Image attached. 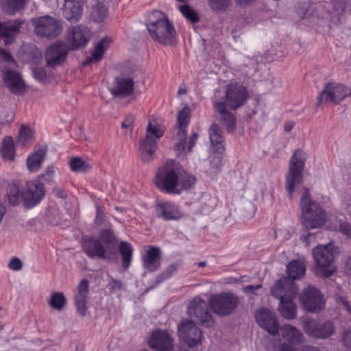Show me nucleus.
<instances>
[{"label":"nucleus","instance_id":"nucleus-23","mask_svg":"<svg viewBox=\"0 0 351 351\" xmlns=\"http://www.w3.org/2000/svg\"><path fill=\"white\" fill-rule=\"evenodd\" d=\"M24 21L20 19L0 21V38L4 39L5 45L11 44L20 32Z\"/></svg>","mask_w":351,"mask_h":351},{"label":"nucleus","instance_id":"nucleus-27","mask_svg":"<svg viewBox=\"0 0 351 351\" xmlns=\"http://www.w3.org/2000/svg\"><path fill=\"white\" fill-rule=\"evenodd\" d=\"M161 255L159 247L149 246L142 258L143 267L149 272L158 270L161 265Z\"/></svg>","mask_w":351,"mask_h":351},{"label":"nucleus","instance_id":"nucleus-8","mask_svg":"<svg viewBox=\"0 0 351 351\" xmlns=\"http://www.w3.org/2000/svg\"><path fill=\"white\" fill-rule=\"evenodd\" d=\"M32 25L36 35L49 40L58 37L62 31L61 21L48 15L33 19Z\"/></svg>","mask_w":351,"mask_h":351},{"label":"nucleus","instance_id":"nucleus-15","mask_svg":"<svg viewBox=\"0 0 351 351\" xmlns=\"http://www.w3.org/2000/svg\"><path fill=\"white\" fill-rule=\"evenodd\" d=\"M71 50L67 44L62 40H57L51 44L45 50V59L47 65L54 68L62 64Z\"/></svg>","mask_w":351,"mask_h":351},{"label":"nucleus","instance_id":"nucleus-12","mask_svg":"<svg viewBox=\"0 0 351 351\" xmlns=\"http://www.w3.org/2000/svg\"><path fill=\"white\" fill-rule=\"evenodd\" d=\"M187 314L204 326L210 327L214 324L207 302L200 297H195L190 301L188 305Z\"/></svg>","mask_w":351,"mask_h":351},{"label":"nucleus","instance_id":"nucleus-1","mask_svg":"<svg viewBox=\"0 0 351 351\" xmlns=\"http://www.w3.org/2000/svg\"><path fill=\"white\" fill-rule=\"evenodd\" d=\"M298 287L289 279L280 278L271 289V295L279 299L278 311L282 317L291 320L297 317V305L293 299L298 294Z\"/></svg>","mask_w":351,"mask_h":351},{"label":"nucleus","instance_id":"nucleus-49","mask_svg":"<svg viewBox=\"0 0 351 351\" xmlns=\"http://www.w3.org/2000/svg\"><path fill=\"white\" fill-rule=\"evenodd\" d=\"M178 269V265L176 263L171 264L164 269L158 276L156 278V283L158 285L161 283L165 279L169 278L171 275Z\"/></svg>","mask_w":351,"mask_h":351},{"label":"nucleus","instance_id":"nucleus-13","mask_svg":"<svg viewBox=\"0 0 351 351\" xmlns=\"http://www.w3.org/2000/svg\"><path fill=\"white\" fill-rule=\"evenodd\" d=\"M45 191L39 180L27 181L21 189L22 201L27 208H32L45 197Z\"/></svg>","mask_w":351,"mask_h":351},{"label":"nucleus","instance_id":"nucleus-52","mask_svg":"<svg viewBox=\"0 0 351 351\" xmlns=\"http://www.w3.org/2000/svg\"><path fill=\"white\" fill-rule=\"evenodd\" d=\"M135 117L132 114H128L125 117V119L121 123L122 129L129 130L130 133L133 130V125Z\"/></svg>","mask_w":351,"mask_h":351},{"label":"nucleus","instance_id":"nucleus-19","mask_svg":"<svg viewBox=\"0 0 351 351\" xmlns=\"http://www.w3.org/2000/svg\"><path fill=\"white\" fill-rule=\"evenodd\" d=\"M255 319L259 326L270 335L278 334L279 323L275 313L266 308H261L256 311Z\"/></svg>","mask_w":351,"mask_h":351},{"label":"nucleus","instance_id":"nucleus-60","mask_svg":"<svg viewBox=\"0 0 351 351\" xmlns=\"http://www.w3.org/2000/svg\"><path fill=\"white\" fill-rule=\"evenodd\" d=\"M197 137H198V134L195 132L191 134V136H190V138H189V145H188V147H187V152L189 153L193 147L194 146L197 139Z\"/></svg>","mask_w":351,"mask_h":351},{"label":"nucleus","instance_id":"nucleus-21","mask_svg":"<svg viewBox=\"0 0 351 351\" xmlns=\"http://www.w3.org/2000/svg\"><path fill=\"white\" fill-rule=\"evenodd\" d=\"M82 247L85 254L90 258L110 259L111 257L101 242L93 237L84 238Z\"/></svg>","mask_w":351,"mask_h":351},{"label":"nucleus","instance_id":"nucleus-4","mask_svg":"<svg viewBox=\"0 0 351 351\" xmlns=\"http://www.w3.org/2000/svg\"><path fill=\"white\" fill-rule=\"evenodd\" d=\"M164 135V129L154 119H150L146 128L145 138L140 142V158L143 162H149L154 158L158 141Z\"/></svg>","mask_w":351,"mask_h":351},{"label":"nucleus","instance_id":"nucleus-64","mask_svg":"<svg viewBox=\"0 0 351 351\" xmlns=\"http://www.w3.org/2000/svg\"><path fill=\"white\" fill-rule=\"evenodd\" d=\"M53 192L56 193V195L58 197H59L62 199H65L67 196L66 193L63 189H62L60 188H54Z\"/></svg>","mask_w":351,"mask_h":351},{"label":"nucleus","instance_id":"nucleus-59","mask_svg":"<svg viewBox=\"0 0 351 351\" xmlns=\"http://www.w3.org/2000/svg\"><path fill=\"white\" fill-rule=\"evenodd\" d=\"M262 288L261 285H247L243 288V291L246 293H254L256 290L260 289Z\"/></svg>","mask_w":351,"mask_h":351},{"label":"nucleus","instance_id":"nucleus-55","mask_svg":"<svg viewBox=\"0 0 351 351\" xmlns=\"http://www.w3.org/2000/svg\"><path fill=\"white\" fill-rule=\"evenodd\" d=\"M109 286L110 291L114 292L121 289L123 287V283L121 280L111 278L109 282Z\"/></svg>","mask_w":351,"mask_h":351},{"label":"nucleus","instance_id":"nucleus-25","mask_svg":"<svg viewBox=\"0 0 351 351\" xmlns=\"http://www.w3.org/2000/svg\"><path fill=\"white\" fill-rule=\"evenodd\" d=\"M334 245L328 243L326 245L317 246L313 250L314 259L320 268L330 266L334 259Z\"/></svg>","mask_w":351,"mask_h":351},{"label":"nucleus","instance_id":"nucleus-43","mask_svg":"<svg viewBox=\"0 0 351 351\" xmlns=\"http://www.w3.org/2000/svg\"><path fill=\"white\" fill-rule=\"evenodd\" d=\"M179 10L191 23H196L199 22V16L198 13L189 5H180Z\"/></svg>","mask_w":351,"mask_h":351},{"label":"nucleus","instance_id":"nucleus-62","mask_svg":"<svg viewBox=\"0 0 351 351\" xmlns=\"http://www.w3.org/2000/svg\"><path fill=\"white\" fill-rule=\"evenodd\" d=\"M339 302L343 305V306L348 313H351V306L346 298L339 297Z\"/></svg>","mask_w":351,"mask_h":351},{"label":"nucleus","instance_id":"nucleus-42","mask_svg":"<svg viewBox=\"0 0 351 351\" xmlns=\"http://www.w3.org/2000/svg\"><path fill=\"white\" fill-rule=\"evenodd\" d=\"M66 303V299L62 293L54 292L51 294L49 304L58 311H62Z\"/></svg>","mask_w":351,"mask_h":351},{"label":"nucleus","instance_id":"nucleus-29","mask_svg":"<svg viewBox=\"0 0 351 351\" xmlns=\"http://www.w3.org/2000/svg\"><path fill=\"white\" fill-rule=\"evenodd\" d=\"M88 281L86 279L82 280L77 285V293L75 298V304L77 312L81 316L86 313L87 296L89 291Z\"/></svg>","mask_w":351,"mask_h":351},{"label":"nucleus","instance_id":"nucleus-22","mask_svg":"<svg viewBox=\"0 0 351 351\" xmlns=\"http://www.w3.org/2000/svg\"><path fill=\"white\" fill-rule=\"evenodd\" d=\"M156 215L165 221L180 219L184 214L178 206L171 202H160L155 205Z\"/></svg>","mask_w":351,"mask_h":351},{"label":"nucleus","instance_id":"nucleus-5","mask_svg":"<svg viewBox=\"0 0 351 351\" xmlns=\"http://www.w3.org/2000/svg\"><path fill=\"white\" fill-rule=\"evenodd\" d=\"M305 160V153L300 149H296L291 158L285 180V189L291 198L293 197L294 189L303 182L302 172Z\"/></svg>","mask_w":351,"mask_h":351},{"label":"nucleus","instance_id":"nucleus-63","mask_svg":"<svg viewBox=\"0 0 351 351\" xmlns=\"http://www.w3.org/2000/svg\"><path fill=\"white\" fill-rule=\"evenodd\" d=\"M300 351H320L317 347L309 344L302 345L300 348Z\"/></svg>","mask_w":351,"mask_h":351},{"label":"nucleus","instance_id":"nucleus-26","mask_svg":"<svg viewBox=\"0 0 351 351\" xmlns=\"http://www.w3.org/2000/svg\"><path fill=\"white\" fill-rule=\"evenodd\" d=\"M214 109L219 114L221 124L226 128L228 132H232L236 126V118L234 114L227 109L225 102H215Z\"/></svg>","mask_w":351,"mask_h":351},{"label":"nucleus","instance_id":"nucleus-46","mask_svg":"<svg viewBox=\"0 0 351 351\" xmlns=\"http://www.w3.org/2000/svg\"><path fill=\"white\" fill-rule=\"evenodd\" d=\"M70 168L73 171L84 172L90 169V166L79 157H74L70 161Z\"/></svg>","mask_w":351,"mask_h":351},{"label":"nucleus","instance_id":"nucleus-2","mask_svg":"<svg viewBox=\"0 0 351 351\" xmlns=\"http://www.w3.org/2000/svg\"><path fill=\"white\" fill-rule=\"evenodd\" d=\"M152 38L162 45H171L176 38V31L167 15L159 10H154L149 15L146 23Z\"/></svg>","mask_w":351,"mask_h":351},{"label":"nucleus","instance_id":"nucleus-16","mask_svg":"<svg viewBox=\"0 0 351 351\" xmlns=\"http://www.w3.org/2000/svg\"><path fill=\"white\" fill-rule=\"evenodd\" d=\"M90 38V31L84 25L69 27L66 33V44L71 50L85 47Z\"/></svg>","mask_w":351,"mask_h":351},{"label":"nucleus","instance_id":"nucleus-57","mask_svg":"<svg viewBox=\"0 0 351 351\" xmlns=\"http://www.w3.org/2000/svg\"><path fill=\"white\" fill-rule=\"evenodd\" d=\"M342 341L346 347L351 349V330H346L343 332Z\"/></svg>","mask_w":351,"mask_h":351},{"label":"nucleus","instance_id":"nucleus-44","mask_svg":"<svg viewBox=\"0 0 351 351\" xmlns=\"http://www.w3.org/2000/svg\"><path fill=\"white\" fill-rule=\"evenodd\" d=\"M32 139V132L29 128L22 126L20 128L17 138V145L25 147Z\"/></svg>","mask_w":351,"mask_h":351},{"label":"nucleus","instance_id":"nucleus-48","mask_svg":"<svg viewBox=\"0 0 351 351\" xmlns=\"http://www.w3.org/2000/svg\"><path fill=\"white\" fill-rule=\"evenodd\" d=\"M208 3L214 11H226L231 5V0H208Z\"/></svg>","mask_w":351,"mask_h":351},{"label":"nucleus","instance_id":"nucleus-17","mask_svg":"<svg viewBox=\"0 0 351 351\" xmlns=\"http://www.w3.org/2000/svg\"><path fill=\"white\" fill-rule=\"evenodd\" d=\"M11 66H3L2 78L9 90L16 95H22L26 90L25 83L21 75Z\"/></svg>","mask_w":351,"mask_h":351},{"label":"nucleus","instance_id":"nucleus-24","mask_svg":"<svg viewBox=\"0 0 351 351\" xmlns=\"http://www.w3.org/2000/svg\"><path fill=\"white\" fill-rule=\"evenodd\" d=\"M151 348L156 351H169L173 346V339L167 331L157 330L152 332L149 341Z\"/></svg>","mask_w":351,"mask_h":351},{"label":"nucleus","instance_id":"nucleus-3","mask_svg":"<svg viewBox=\"0 0 351 351\" xmlns=\"http://www.w3.org/2000/svg\"><path fill=\"white\" fill-rule=\"evenodd\" d=\"M302 224L306 230L319 228L326 221V213L322 206L311 198L308 189H303L300 200Z\"/></svg>","mask_w":351,"mask_h":351},{"label":"nucleus","instance_id":"nucleus-14","mask_svg":"<svg viewBox=\"0 0 351 351\" xmlns=\"http://www.w3.org/2000/svg\"><path fill=\"white\" fill-rule=\"evenodd\" d=\"M178 335L189 347H193L202 341V332L193 320H182L178 325Z\"/></svg>","mask_w":351,"mask_h":351},{"label":"nucleus","instance_id":"nucleus-61","mask_svg":"<svg viewBox=\"0 0 351 351\" xmlns=\"http://www.w3.org/2000/svg\"><path fill=\"white\" fill-rule=\"evenodd\" d=\"M278 351H298V350L291 344L283 343L280 346Z\"/></svg>","mask_w":351,"mask_h":351},{"label":"nucleus","instance_id":"nucleus-9","mask_svg":"<svg viewBox=\"0 0 351 351\" xmlns=\"http://www.w3.org/2000/svg\"><path fill=\"white\" fill-rule=\"evenodd\" d=\"M304 332L315 339H327L335 334V327L331 321H321L315 319H305L302 322Z\"/></svg>","mask_w":351,"mask_h":351},{"label":"nucleus","instance_id":"nucleus-34","mask_svg":"<svg viewBox=\"0 0 351 351\" xmlns=\"http://www.w3.org/2000/svg\"><path fill=\"white\" fill-rule=\"evenodd\" d=\"M99 240L104 245L105 249L111 256L117 245V238L112 230L104 229L99 233Z\"/></svg>","mask_w":351,"mask_h":351},{"label":"nucleus","instance_id":"nucleus-53","mask_svg":"<svg viewBox=\"0 0 351 351\" xmlns=\"http://www.w3.org/2000/svg\"><path fill=\"white\" fill-rule=\"evenodd\" d=\"M34 77L39 82H45L47 79V73L44 68L35 67L32 69Z\"/></svg>","mask_w":351,"mask_h":351},{"label":"nucleus","instance_id":"nucleus-11","mask_svg":"<svg viewBox=\"0 0 351 351\" xmlns=\"http://www.w3.org/2000/svg\"><path fill=\"white\" fill-rule=\"evenodd\" d=\"M301 306L306 311L316 313L325 307L323 295L315 287L309 285L303 289L299 296Z\"/></svg>","mask_w":351,"mask_h":351},{"label":"nucleus","instance_id":"nucleus-20","mask_svg":"<svg viewBox=\"0 0 351 351\" xmlns=\"http://www.w3.org/2000/svg\"><path fill=\"white\" fill-rule=\"evenodd\" d=\"M190 118V110L189 108H184L178 117V132L174 139L177 141L175 147L176 150L182 152L185 149L186 140L187 137L186 127L189 125Z\"/></svg>","mask_w":351,"mask_h":351},{"label":"nucleus","instance_id":"nucleus-39","mask_svg":"<svg viewBox=\"0 0 351 351\" xmlns=\"http://www.w3.org/2000/svg\"><path fill=\"white\" fill-rule=\"evenodd\" d=\"M1 155L4 160L12 161L15 156L14 143L11 136H5L2 143Z\"/></svg>","mask_w":351,"mask_h":351},{"label":"nucleus","instance_id":"nucleus-33","mask_svg":"<svg viewBox=\"0 0 351 351\" xmlns=\"http://www.w3.org/2000/svg\"><path fill=\"white\" fill-rule=\"evenodd\" d=\"M287 271L288 277H282L281 278L289 279L293 285H296L293 280L301 278L306 271V266L303 261L294 260L287 265Z\"/></svg>","mask_w":351,"mask_h":351},{"label":"nucleus","instance_id":"nucleus-32","mask_svg":"<svg viewBox=\"0 0 351 351\" xmlns=\"http://www.w3.org/2000/svg\"><path fill=\"white\" fill-rule=\"evenodd\" d=\"M282 331L283 338L293 346V345H300L304 341L303 333L293 325H284Z\"/></svg>","mask_w":351,"mask_h":351},{"label":"nucleus","instance_id":"nucleus-18","mask_svg":"<svg viewBox=\"0 0 351 351\" xmlns=\"http://www.w3.org/2000/svg\"><path fill=\"white\" fill-rule=\"evenodd\" d=\"M247 98V92L243 86L235 83L227 86L225 104L231 110H236L242 106L246 102Z\"/></svg>","mask_w":351,"mask_h":351},{"label":"nucleus","instance_id":"nucleus-36","mask_svg":"<svg viewBox=\"0 0 351 351\" xmlns=\"http://www.w3.org/2000/svg\"><path fill=\"white\" fill-rule=\"evenodd\" d=\"M46 155V150L38 149L27 159V165L29 171H37L42 166Z\"/></svg>","mask_w":351,"mask_h":351},{"label":"nucleus","instance_id":"nucleus-45","mask_svg":"<svg viewBox=\"0 0 351 351\" xmlns=\"http://www.w3.org/2000/svg\"><path fill=\"white\" fill-rule=\"evenodd\" d=\"M0 68L2 70L3 66H16L17 63L12 56L6 50L0 47Z\"/></svg>","mask_w":351,"mask_h":351},{"label":"nucleus","instance_id":"nucleus-50","mask_svg":"<svg viewBox=\"0 0 351 351\" xmlns=\"http://www.w3.org/2000/svg\"><path fill=\"white\" fill-rule=\"evenodd\" d=\"M55 176V170L53 167H47L44 173L39 176L38 178L43 180L46 183L51 184L53 182Z\"/></svg>","mask_w":351,"mask_h":351},{"label":"nucleus","instance_id":"nucleus-28","mask_svg":"<svg viewBox=\"0 0 351 351\" xmlns=\"http://www.w3.org/2000/svg\"><path fill=\"white\" fill-rule=\"evenodd\" d=\"M83 3V0H64L63 15L65 19L71 22L79 21L82 16Z\"/></svg>","mask_w":351,"mask_h":351},{"label":"nucleus","instance_id":"nucleus-41","mask_svg":"<svg viewBox=\"0 0 351 351\" xmlns=\"http://www.w3.org/2000/svg\"><path fill=\"white\" fill-rule=\"evenodd\" d=\"M108 16V10L104 3H97L91 10V19L96 22H102Z\"/></svg>","mask_w":351,"mask_h":351},{"label":"nucleus","instance_id":"nucleus-58","mask_svg":"<svg viewBox=\"0 0 351 351\" xmlns=\"http://www.w3.org/2000/svg\"><path fill=\"white\" fill-rule=\"evenodd\" d=\"M258 64V60L256 58H246L244 60V65L246 67H251L252 69L256 70Z\"/></svg>","mask_w":351,"mask_h":351},{"label":"nucleus","instance_id":"nucleus-51","mask_svg":"<svg viewBox=\"0 0 351 351\" xmlns=\"http://www.w3.org/2000/svg\"><path fill=\"white\" fill-rule=\"evenodd\" d=\"M107 222V217L105 215L104 210L99 205L96 206V215L95 219V223L97 226H101Z\"/></svg>","mask_w":351,"mask_h":351},{"label":"nucleus","instance_id":"nucleus-38","mask_svg":"<svg viewBox=\"0 0 351 351\" xmlns=\"http://www.w3.org/2000/svg\"><path fill=\"white\" fill-rule=\"evenodd\" d=\"M7 196L9 203L12 206L19 204L21 198V190L19 184L16 182H12L7 187Z\"/></svg>","mask_w":351,"mask_h":351},{"label":"nucleus","instance_id":"nucleus-40","mask_svg":"<svg viewBox=\"0 0 351 351\" xmlns=\"http://www.w3.org/2000/svg\"><path fill=\"white\" fill-rule=\"evenodd\" d=\"M25 0H1V8L8 14H13L22 8Z\"/></svg>","mask_w":351,"mask_h":351},{"label":"nucleus","instance_id":"nucleus-54","mask_svg":"<svg viewBox=\"0 0 351 351\" xmlns=\"http://www.w3.org/2000/svg\"><path fill=\"white\" fill-rule=\"evenodd\" d=\"M8 267L10 269L13 271H19L22 268L23 263L19 258L14 257L11 259L10 262L9 263Z\"/></svg>","mask_w":351,"mask_h":351},{"label":"nucleus","instance_id":"nucleus-56","mask_svg":"<svg viewBox=\"0 0 351 351\" xmlns=\"http://www.w3.org/2000/svg\"><path fill=\"white\" fill-rule=\"evenodd\" d=\"M339 231L346 235L348 237L351 238V226L346 222H343L339 226Z\"/></svg>","mask_w":351,"mask_h":351},{"label":"nucleus","instance_id":"nucleus-30","mask_svg":"<svg viewBox=\"0 0 351 351\" xmlns=\"http://www.w3.org/2000/svg\"><path fill=\"white\" fill-rule=\"evenodd\" d=\"M134 88V82L130 77H117L116 85L111 90L112 95L115 97H126L130 95Z\"/></svg>","mask_w":351,"mask_h":351},{"label":"nucleus","instance_id":"nucleus-10","mask_svg":"<svg viewBox=\"0 0 351 351\" xmlns=\"http://www.w3.org/2000/svg\"><path fill=\"white\" fill-rule=\"evenodd\" d=\"M351 95V89L341 84L328 83L320 92L316 104L317 108L321 104L331 102L339 104L345 98Z\"/></svg>","mask_w":351,"mask_h":351},{"label":"nucleus","instance_id":"nucleus-37","mask_svg":"<svg viewBox=\"0 0 351 351\" xmlns=\"http://www.w3.org/2000/svg\"><path fill=\"white\" fill-rule=\"evenodd\" d=\"M119 251L122 258V266L126 270L130 267L132 261V246L127 241H121L119 245Z\"/></svg>","mask_w":351,"mask_h":351},{"label":"nucleus","instance_id":"nucleus-35","mask_svg":"<svg viewBox=\"0 0 351 351\" xmlns=\"http://www.w3.org/2000/svg\"><path fill=\"white\" fill-rule=\"evenodd\" d=\"M111 39L110 38H102L97 44L95 46L93 51L92 53V57L87 58L83 63L84 66H87L92 62L100 61L104 56V52L109 46Z\"/></svg>","mask_w":351,"mask_h":351},{"label":"nucleus","instance_id":"nucleus-47","mask_svg":"<svg viewBox=\"0 0 351 351\" xmlns=\"http://www.w3.org/2000/svg\"><path fill=\"white\" fill-rule=\"evenodd\" d=\"M195 183V178L187 174L180 175L179 176L178 186H180L179 190L180 193L183 190H187L193 186Z\"/></svg>","mask_w":351,"mask_h":351},{"label":"nucleus","instance_id":"nucleus-31","mask_svg":"<svg viewBox=\"0 0 351 351\" xmlns=\"http://www.w3.org/2000/svg\"><path fill=\"white\" fill-rule=\"evenodd\" d=\"M222 130L219 126L215 123L211 125L209 129L210 141L213 149V152L219 154L224 152V138L222 134Z\"/></svg>","mask_w":351,"mask_h":351},{"label":"nucleus","instance_id":"nucleus-7","mask_svg":"<svg viewBox=\"0 0 351 351\" xmlns=\"http://www.w3.org/2000/svg\"><path fill=\"white\" fill-rule=\"evenodd\" d=\"M157 188L167 194H180L178 188L179 176L171 165L167 163L158 169L155 176Z\"/></svg>","mask_w":351,"mask_h":351},{"label":"nucleus","instance_id":"nucleus-6","mask_svg":"<svg viewBox=\"0 0 351 351\" xmlns=\"http://www.w3.org/2000/svg\"><path fill=\"white\" fill-rule=\"evenodd\" d=\"M239 304V297L232 292L213 294L209 299V305L212 311L221 317L233 313Z\"/></svg>","mask_w":351,"mask_h":351}]
</instances>
